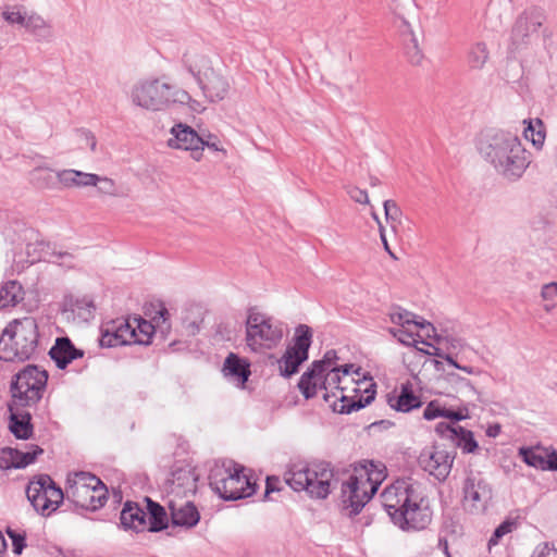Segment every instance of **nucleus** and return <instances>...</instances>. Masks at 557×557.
<instances>
[{"instance_id":"obj_1","label":"nucleus","mask_w":557,"mask_h":557,"mask_svg":"<svg viewBox=\"0 0 557 557\" xmlns=\"http://www.w3.org/2000/svg\"><path fill=\"white\" fill-rule=\"evenodd\" d=\"M48 377L46 370H39L35 364H27L11 380L8 428L17 440L26 441L33 437V417L25 408L36 406L40 401Z\"/></svg>"},{"instance_id":"obj_2","label":"nucleus","mask_w":557,"mask_h":557,"mask_svg":"<svg viewBox=\"0 0 557 557\" xmlns=\"http://www.w3.org/2000/svg\"><path fill=\"white\" fill-rule=\"evenodd\" d=\"M382 506L391 521L405 532L424 530L432 521L429 499L416 483L396 481L381 494Z\"/></svg>"},{"instance_id":"obj_3","label":"nucleus","mask_w":557,"mask_h":557,"mask_svg":"<svg viewBox=\"0 0 557 557\" xmlns=\"http://www.w3.org/2000/svg\"><path fill=\"white\" fill-rule=\"evenodd\" d=\"M479 152L508 181L519 180L530 164L518 135L503 129L487 131L479 143Z\"/></svg>"},{"instance_id":"obj_4","label":"nucleus","mask_w":557,"mask_h":557,"mask_svg":"<svg viewBox=\"0 0 557 557\" xmlns=\"http://www.w3.org/2000/svg\"><path fill=\"white\" fill-rule=\"evenodd\" d=\"M284 483L295 492L305 491L312 499H325L336 488L334 467L324 460L298 461L284 473Z\"/></svg>"},{"instance_id":"obj_5","label":"nucleus","mask_w":557,"mask_h":557,"mask_svg":"<svg viewBox=\"0 0 557 557\" xmlns=\"http://www.w3.org/2000/svg\"><path fill=\"white\" fill-rule=\"evenodd\" d=\"M38 341V325L34 318L14 320L0 337V360L23 362L32 359L37 351Z\"/></svg>"},{"instance_id":"obj_6","label":"nucleus","mask_w":557,"mask_h":557,"mask_svg":"<svg viewBox=\"0 0 557 557\" xmlns=\"http://www.w3.org/2000/svg\"><path fill=\"white\" fill-rule=\"evenodd\" d=\"M133 102L147 110L159 111L172 103L185 104L190 100L187 91L160 79H149L136 84L132 90Z\"/></svg>"},{"instance_id":"obj_7","label":"nucleus","mask_w":557,"mask_h":557,"mask_svg":"<svg viewBox=\"0 0 557 557\" xmlns=\"http://www.w3.org/2000/svg\"><path fill=\"white\" fill-rule=\"evenodd\" d=\"M246 326V343L253 351L272 349L282 341L284 333L282 323L264 313L250 308Z\"/></svg>"},{"instance_id":"obj_8","label":"nucleus","mask_w":557,"mask_h":557,"mask_svg":"<svg viewBox=\"0 0 557 557\" xmlns=\"http://www.w3.org/2000/svg\"><path fill=\"white\" fill-rule=\"evenodd\" d=\"M25 492L34 510L42 517L57 511L65 499L63 490L46 473L34 475Z\"/></svg>"},{"instance_id":"obj_9","label":"nucleus","mask_w":557,"mask_h":557,"mask_svg":"<svg viewBox=\"0 0 557 557\" xmlns=\"http://www.w3.org/2000/svg\"><path fill=\"white\" fill-rule=\"evenodd\" d=\"M185 69L193 75L205 97L211 101L223 100L230 90L228 81L218 74L211 66H206L205 71L197 65L193 57L188 53L183 55Z\"/></svg>"},{"instance_id":"obj_10","label":"nucleus","mask_w":557,"mask_h":557,"mask_svg":"<svg viewBox=\"0 0 557 557\" xmlns=\"http://www.w3.org/2000/svg\"><path fill=\"white\" fill-rule=\"evenodd\" d=\"M545 18V14L541 9L532 8L523 11L517 17L511 28L510 42L508 45L509 53L513 54L527 49L532 44Z\"/></svg>"},{"instance_id":"obj_11","label":"nucleus","mask_w":557,"mask_h":557,"mask_svg":"<svg viewBox=\"0 0 557 557\" xmlns=\"http://www.w3.org/2000/svg\"><path fill=\"white\" fill-rule=\"evenodd\" d=\"M364 470L368 475L366 481H361L356 474H350L341 486L344 508L350 509V517L357 516L363 509L380 485V481L373 482L367 468Z\"/></svg>"},{"instance_id":"obj_12","label":"nucleus","mask_w":557,"mask_h":557,"mask_svg":"<svg viewBox=\"0 0 557 557\" xmlns=\"http://www.w3.org/2000/svg\"><path fill=\"white\" fill-rule=\"evenodd\" d=\"M454 459L455 454L433 445L421 450L418 463L421 469L438 481H445L451 471Z\"/></svg>"},{"instance_id":"obj_13","label":"nucleus","mask_w":557,"mask_h":557,"mask_svg":"<svg viewBox=\"0 0 557 557\" xmlns=\"http://www.w3.org/2000/svg\"><path fill=\"white\" fill-rule=\"evenodd\" d=\"M243 471V466L233 465V471L226 475L227 480L221 485V492L218 494L222 499L226 502L244 499L257 492V483L252 482Z\"/></svg>"},{"instance_id":"obj_14","label":"nucleus","mask_w":557,"mask_h":557,"mask_svg":"<svg viewBox=\"0 0 557 557\" xmlns=\"http://www.w3.org/2000/svg\"><path fill=\"white\" fill-rule=\"evenodd\" d=\"M169 315L168 309L162 307L151 321H147L141 317L135 318V344L149 345L151 344V338L158 335H160L162 341H165L170 332V324L168 323Z\"/></svg>"},{"instance_id":"obj_15","label":"nucleus","mask_w":557,"mask_h":557,"mask_svg":"<svg viewBox=\"0 0 557 557\" xmlns=\"http://www.w3.org/2000/svg\"><path fill=\"white\" fill-rule=\"evenodd\" d=\"M463 502L471 503L475 510L485 509L493 497V490L490 483L480 473L468 475L462 485Z\"/></svg>"},{"instance_id":"obj_16","label":"nucleus","mask_w":557,"mask_h":557,"mask_svg":"<svg viewBox=\"0 0 557 557\" xmlns=\"http://www.w3.org/2000/svg\"><path fill=\"white\" fill-rule=\"evenodd\" d=\"M173 136L168 140V146L175 149L189 150L191 158L199 161L202 153L199 151L200 144H202L201 135L198 134L191 126L177 123L173 125L170 131Z\"/></svg>"},{"instance_id":"obj_17","label":"nucleus","mask_w":557,"mask_h":557,"mask_svg":"<svg viewBox=\"0 0 557 557\" xmlns=\"http://www.w3.org/2000/svg\"><path fill=\"white\" fill-rule=\"evenodd\" d=\"M198 474L190 465H175L168 480V492L176 496H187L197 491Z\"/></svg>"},{"instance_id":"obj_18","label":"nucleus","mask_w":557,"mask_h":557,"mask_svg":"<svg viewBox=\"0 0 557 557\" xmlns=\"http://www.w3.org/2000/svg\"><path fill=\"white\" fill-rule=\"evenodd\" d=\"M44 454V449L38 445H32L28 451H21L13 447H3L0 450V469L3 471L11 469H24L34 463L38 456Z\"/></svg>"},{"instance_id":"obj_19","label":"nucleus","mask_w":557,"mask_h":557,"mask_svg":"<svg viewBox=\"0 0 557 557\" xmlns=\"http://www.w3.org/2000/svg\"><path fill=\"white\" fill-rule=\"evenodd\" d=\"M84 355L85 351L76 348L67 336L57 337L49 350L50 358L60 370L66 369L72 361L83 358Z\"/></svg>"},{"instance_id":"obj_20","label":"nucleus","mask_w":557,"mask_h":557,"mask_svg":"<svg viewBox=\"0 0 557 557\" xmlns=\"http://www.w3.org/2000/svg\"><path fill=\"white\" fill-rule=\"evenodd\" d=\"M375 395L376 384L371 381V383L364 388L363 395H355L352 397L342 395L339 398L341 404L335 401L331 407L334 412L349 414L370 405L375 399Z\"/></svg>"},{"instance_id":"obj_21","label":"nucleus","mask_w":557,"mask_h":557,"mask_svg":"<svg viewBox=\"0 0 557 557\" xmlns=\"http://www.w3.org/2000/svg\"><path fill=\"white\" fill-rule=\"evenodd\" d=\"M388 406L399 412H410L422 407L423 401L419 395L413 392L412 384L408 381L403 383L398 394H387Z\"/></svg>"},{"instance_id":"obj_22","label":"nucleus","mask_w":557,"mask_h":557,"mask_svg":"<svg viewBox=\"0 0 557 557\" xmlns=\"http://www.w3.org/2000/svg\"><path fill=\"white\" fill-rule=\"evenodd\" d=\"M224 376L244 387L251 374L250 362L234 352H230L223 363Z\"/></svg>"},{"instance_id":"obj_23","label":"nucleus","mask_w":557,"mask_h":557,"mask_svg":"<svg viewBox=\"0 0 557 557\" xmlns=\"http://www.w3.org/2000/svg\"><path fill=\"white\" fill-rule=\"evenodd\" d=\"M147 512L135 502L127 500L120 513V527L136 532L145 530Z\"/></svg>"},{"instance_id":"obj_24","label":"nucleus","mask_w":557,"mask_h":557,"mask_svg":"<svg viewBox=\"0 0 557 557\" xmlns=\"http://www.w3.org/2000/svg\"><path fill=\"white\" fill-rule=\"evenodd\" d=\"M171 522L174 527L191 529L200 520V513L193 502H186L181 507H176L174 502H169Z\"/></svg>"},{"instance_id":"obj_25","label":"nucleus","mask_w":557,"mask_h":557,"mask_svg":"<svg viewBox=\"0 0 557 557\" xmlns=\"http://www.w3.org/2000/svg\"><path fill=\"white\" fill-rule=\"evenodd\" d=\"M399 30L409 62L413 65L420 64L423 59V54L419 49L418 39L414 36L410 24L407 21L401 20Z\"/></svg>"},{"instance_id":"obj_26","label":"nucleus","mask_w":557,"mask_h":557,"mask_svg":"<svg viewBox=\"0 0 557 557\" xmlns=\"http://www.w3.org/2000/svg\"><path fill=\"white\" fill-rule=\"evenodd\" d=\"M24 28L39 42H50L53 38L52 26L36 12L28 14Z\"/></svg>"},{"instance_id":"obj_27","label":"nucleus","mask_w":557,"mask_h":557,"mask_svg":"<svg viewBox=\"0 0 557 557\" xmlns=\"http://www.w3.org/2000/svg\"><path fill=\"white\" fill-rule=\"evenodd\" d=\"M145 500L147 503V516L149 518L148 531L160 532L165 530L169 525V518L164 507L149 497H146Z\"/></svg>"},{"instance_id":"obj_28","label":"nucleus","mask_w":557,"mask_h":557,"mask_svg":"<svg viewBox=\"0 0 557 557\" xmlns=\"http://www.w3.org/2000/svg\"><path fill=\"white\" fill-rule=\"evenodd\" d=\"M24 299V289L20 282L8 281L0 286V309L15 307Z\"/></svg>"},{"instance_id":"obj_29","label":"nucleus","mask_w":557,"mask_h":557,"mask_svg":"<svg viewBox=\"0 0 557 557\" xmlns=\"http://www.w3.org/2000/svg\"><path fill=\"white\" fill-rule=\"evenodd\" d=\"M66 484L67 486L64 493L65 499L69 503H72L75 509L85 510L92 486H85L83 483L72 484V479L70 478L67 479Z\"/></svg>"},{"instance_id":"obj_30","label":"nucleus","mask_w":557,"mask_h":557,"mask_svg":"<svg viewBox=\"0 0 557 557\" xmlns=\"http://www.w3.org/2000/svg\"><path fill=\"white\" fill-rule=\"evenodd\" d=\"M312 344V329L306 324H299L295 329L293 345L287 348L309 358V349Z\"/></svg>"},{"instance_id":"obj_31","label":"nucleus","mask_w":557,"mask_h":557,"mask_svg":"<svg viewBox=\"0 0 557 557\" xmlns=\"http://www.w3.org/2000/svg\"><path fill=\"white\" fill-rule=\"evenodd\" d=\"M307 360V357L286 348L284 355L278 360L280 374L285 379L292 377L294 374L298 373L300 366Z\"/></svg>"},{"instance_id":"obj_32","label":"nucleus","mask_w":557,"mask_h":557,"mask_svg":"<svg viewBox=\"0 0 557 557\" xmlns=\"http://www.w3.org/2000/svg\"><path fill=\"white\" fill-rule=\"evenodd\" d=\"M29 182L39 189H51L58 184L55 172L47 166H36L29 174Z\"/></svg>"},{"instance_id":"obj_33","label":"nucleus","mask_w":557,"mask_h":557,"mask_svg":"<svg viewBox=\"0 0 557 557\" xmlns=\"http://www.w3.org/2000/svg\"><path fill=\"white\" fill-rule=\"evenodd\" d=\"M233 465L235 463L232 460L223 461L221 465L215 463L210 469L208 480L214 493L219 494L221 492V485L227 480L226 475L231 474L233 471Z\"/></svg>"},{"instance_id":"obj_34","label":"nucleus","mask_w":557,"mask_h":557,"mask_svg":"<svg viewBox=\"0 0 557 557\" xmlns=\"http://www.w3.org/2000/svg\"><path fill=\"white\" fill-rule=\"evenodd\" d=\"M451 442L456 447L460 448L463 454H473L479 448L473 432L460 425H457L456 435L453 436Z\"/></svg>"},{"instance_id":"obj_35","label":"nucleus","mask_w":557,"mask_h":557,"mask_svg":"<svg viewBox=\"0 0 557 557\" xmlns=\"http://www.w3.org/2000/svg\"><path fill=\"white\" fill-rule=\"evenodd\" d=\"M66 305L70 307L72 312L76 313L85 321L94 318L96 306L90 297L85 296L75 299L71 298L67 300Z\"/></svg>"},{"instance_id":"obj_36","label":"nucleus","mask_w":557,"mask_h":557,"mask_svg":"<svg viewBox=\"0 0 557 557\" xmlns=\"http://www.w3.org/2000/svg\"><path fill=\"white\" fill-rule=\"evenodd\" d=\"M524 137L530 139L536 149H541L545 140V126L541 119L530 120L523 131Z\"/></svg>"},{"instance_id":"obj_37","label":"nucleus","mask_w":557,"mask_h":557,"mask_svg":"<svg viewBox=\"0 0 557 557\" xmlns=\"http://www.w3.org/2000/svg\"><path fill=\"white\" fill-rule=\"evenodd\" d=\"M540 449V446L535 448L521 447L519 449V456L528 466L545 471V448L543 453H539Z\"/></svg>"},{"instance_id":"obj_38","label":"nucleus","mask_w":557,"mask_h":557,"mask_svg":"<svg viewBox=\"0 0 557 557\" xmlns=\"http://www.w3.org/2000/svg\"><path fill=\"white\" fill-rule=\"evenodd\" d=\"M109 498L108 487L103 482L100 485H92V491L89 495L85 510L97 511L102 508Z\"/></svg>"},{"instance_id":"obj_39","label":"nucleus","mask_w":557,"mask_h":557,"mask_svg":"<svg viewBox=\"0 0 557 557\" xmlns=\"http://www.w3.org/2000/svg\"><path fill=\"white\" fill-rule=\"evenodd\" d=\"M2 18L10 25H20L25 27L27 14L23 5H5L1 12Z\"/></svg>"},{"instance_id":"obj_40","label":"nucleus","mask_w":557,"mask_h":557,"mask_svg":"<svg viewBox=\"0 0 557 557\" xmlns=\"http://www.w3.org/2000/svg\"><path fill=\"white\" fill-rule=\"evenodd\" d=\"M487 59L488 50L484 42H476L468 53V62L472 69H482Z\"/></svg>"},{"instance_id":"obj_41","label":"nucleus","mask_w":557,"mask_h":557,"mask_svg":"<svg viewBox=\"0 0 557 557\" xmlns=\"http://www.w3.org/2000/svg\"><path fill=\"white\" fill-rule=\"evenodd\" d=\"M99 346L102 348H112L117 346H125V341L120 339L114 327H102L101 336L99 338Z\"/></svg>"},{"instance_id":"obj_42","label":"nucleus","mask_w":557,"mask_h":557,"mask_svg":"<svg viewBox=\"0 0 557 557\" xmlns=\"http://www.w3.org/2000/svg\"><path fill=\"white\" fill-rule=\"evenodd\" d=\"M37 248L39 251L38 260L47 259L48 257H55L57 259H72L73 258L72 253H70L67 251L57 252V251L52 250L50 243L37 242L35 244V249H37Z\"/></svg>"},{"instance_id":"obj_43","label":"nucleus","mask_w":557,"mask_h":557,"mask_svg":"<svg viewBox=\"0 0 557 557\" xmlns=\"http://www.w3.org/2000/svg\"><path fill=\"white\" fill-rule=\"evenodd\" d=\"M313 380L312 375L306 376V372L299 379L298 388L305 399H311L317 395L318 385Z\"/></svg>"},{"instance_id":"obj_44","label":"nucleus","mask_w":557,"mask_h":557,"mask_svg":"<svg viewBox=\"0 0 557 557\" xmlns=\"http://www.w3.org/2000/svg\"><path fill=\"white\" fill-rule=\"evenodd\" d=\"M516 527V522L510 519L504 520L499 525L496 527L492 536L488 540V546L497 545L503 536L510 533Z\"/></svg>"},{"instance_id":"obj_45","label":"nucleus","mask_w":557,"mask_h":557,"mask_svg":"<svg viewBox=\"0 0 557 557\" xmlns=\"http://www.w3.org/2000/svg\"><path fill=\"white\" fill-rule=\"evenodd\" d=\"M413 318H417V314H414L406 309H403L400 307H396L389 312L391 321L394 324H397L400 326H405L406 324H411V322L413 321Z\"/></svg>"},{"instance_id":"obj_46","label":"nucleus","mask_w":557,"mask_h":557,"mask_svg":"<svg viewBox=\"0 0 557 557\" xmlns=\"http://www.w3.org/2000/svg\"><path fill=\"white\" fill-rule=\"evenodd\" d=\"M120 339L125 341V345L135 344L136 337V329L129 323V321H125L121 323L119 326H113Z\"/></svg>"},{"instance_id":"obj_47","label":"nucleus","mask_w":557,"mask_h":557,"mask_svg":"<svg viewBox=\"0 0 557 557\" xmlns=\"http://www.w3.org/2000/svg\"><path fill=\"white\" fill-rule=\"evenodd\" d=\"M446 407H442L437 400H431L423 410V418L428 421L436 418H445Z\"/></svg>"},{"instance_id":"obj_48","label":"nucleus","mask_w":557,"mask_h":557,"mask_svg":"<svg viewBox=\"0 0 557 557\" xmlns=\"http://www.w3.org/2000/svg\"><path fill=\"white\" fill-rule=\"evenodd\" d=\"M7 534L12 541L13 553L16 555H21L23 549L26 547L25 533H18L15 530L8 528Z\"/></svg>"},{"instance_id":"obj_49","label":"nucleus","mask_w":557,"mask_h":557,"mask_svg":"<svg viewBox=\"0 0 557 557\" xmlns=\"http://www.w3.org/2000/svg\"><path fill=\"white\" fill-rule=\"evenodd\" d=\"M101 480L90 472L79 471L75 473L74 479H72V484H81L83 483L85 486L100 485Z\"/></svg>"},{"instance_id":"obj_50","label":"nucleus","mask_w":557,"mask_h":557,"mask_svg":"<svg viewBox=\"0 0 557 557\" xmlns=\"http://www.w3.org/2000/svg\"><path fill=\"white\" fill-rule=\"evenodd\" d=\"M389 333L405 346H414V343H418V341L413 338V334L407 330L392 327L389 329Z\"/></svg>"},{"instance_id":"obj_51","label":"nucleus","mask_w":557,"mask_h":557,"mask_svg":"<svg viewBox=\"0 0 557 557\" xmlns=\"http://www.w3.org/2000/svg\"><path fill=\"white\" fill-rule=\"evenodd\" d=\"M468 418L469 409L467 406L459 407L457 410L451 408H446L445 410V419L450 420L454 425L455 423L466 420Z\"/></svg>"},{"instance_id":"obj_52","label":"nucleus","mask_w":557,"mask_h":557,"mask_svg":"<svg viewBox=\"0 0 557 557\" xmlns=\"http://www.w3.org/2000/svg\"><path fill=\"white\" fill-rule=\"evenodd\" d=\"M201 139H202V144H200V147H198L199 151L201 153L205 148H208L209 150H212V151H224L220 147V140L218 139V137L215 135H213L211 133L202 134Z\"/></svg>"},{"instance_id":"obj_53","label":"nucleus","mask_w":557,"mask_h":557,"mask_svg":"<svg viewBox=\"0 0 557 557\" xmlns=\"http://www.w3.org/2000/svg\"><path fill=\"white\" fill-rule=\"evenodd\" d=\"M383 206H384V212H385V218H386L387 222L393 223V222L397 221L399 219V216L401 215V210L394 200H391V199L385 200Z\"/></svg>"},{"instance_id":"obj_54","label":"nucleus","mask_w":557,"mask_h":557,"mask_svg":"<svg viewBox=\"0 0 557 557\" xmlns=\"http://www.w3.org/2000/svg\"><path fill=\"white\" fill-rule=\"evenodd\" d=\"M76 186H97L100 181V176L92 173H85L76 170Z\"/></svg>"},{"instance_id":"obj_55","label":"nucleus","mask_w":557,"mask_h":557,"mask_svg":"<svg viewBox=\"0 0 557 557\" xmlns=\"http://www.w3.org/2000/svg\"><path fill=\"white\" fill-rule=\"evenodd\" d=\"M531 557H557V549L548 542L536 545Z\"/></svg>"},{"instance_id":"obj_56","label":"nucleus","mask_w":557,"mask_h":557,"mask_svg":"<svg viewBox=\"0 0 557 557\" xmlns=\"http://www.w3.org/2000/svg\"><path fill=\"white\" fill-rule=\"evenodd\" d=\"M74 174H76V170H62L55 172L58 183L62 184L65 187L76 186L77 176H75Z\"/></svg>"},{"instance_id":"obj_57","label":"nucleus","mask_w":557,"mask_h":557,"mask_svg":"<svg viewBox=\"0 0 557 557\" xmlns=\"http://www.w3.org/2000/svg\"><path fill=\"white\" fill-rule=\"evenodd\" d=\"M457 425L447 422H440L435 426V432L441 437L448 438L451 441L453 436L456 435Z\"/></svg>"},{"instance_id":"obj_58","label":"nucleus","mask_w":557,"mask_h":557,"mask_svg":"<svg viewBox=\"0 0 557 557\" xmlns=\"http://www.w3.org/2000/svg\"><path fill=\"white\" fill-rule=\"evenodd\" d=\"M282 482L278 476L276 475H268L265 480V492L264 496L267 497L269 494L274 492L282 491Z\"/></svg>"},{"instance_id":"obj_59","label":"nucleus","mask_w":557,"mask_h":557,"mask_svg":"<svg viewBox=\"0 0 557 557\" xmlns=\"http://www.w3.org/2000/svg\"><path fill=\"white\" fill-rule=\"evenodd\" d=\"M545 471H557V450L545 448Z\"/></svg>"},{"instance_id":"obj_60","label":"nucleus","mask_w":557,"mask_h":557,"mask_svg":"<svg viewBox=\"0 0 557 557\" xmlns=\"http://www.w3.org/2000/svg\"><path fill=\"white\" fill-rule=\"evenodd\" d=\"M327 370L329 369L323 364V361L314 360L305 372L306 376L312 375L314 379H317Z\"/></svg>"},{"instance_id":"obj_61","label":"nucleus","mask_w":557,"mask_h":557,"mask_svg":"<svg viewBox=\"0 0 557 557\" xmlns=\"http://www.w3.org/2000/svg\"><path fill=\"white\" fill-rule=\"evenodd\" d=\"M350 198L358 203H369L368 193L359 187H352L348 191Z\"/></svg>"},{"instance_id":"obj_62","label":"nucleus","mask_w":557,"mask_h":557,"mask_svg":"<svg viewBox=\"0 0 557 557\" xmlns=\"http://www.w3.org/2000/svg\"><path fill=\"white\" fill-rule=\"evenodd\" d=\"M98 184L99 185H97V186H98V189L100 193H103L107 195H114L115 184H114L113 180H111L109 177L100 176V181L98 182Z\"/></svg>"},{"instance_id":"obj_63","label":"nucleus","mask_w":557,"mask_h":557,"mask_svg":"<svg viewBox=\"0 0 557 557\" xmlns=\"http://www.w3.org/2000/svg\"><path fill=\"white\" fill-rule=\"evenodd\" d=\"M326 376V383H329L330 386H335L336 389L343 391V388L339 387L341 383V374H339V368H332L329 370Z\"/></svg>"},{"instance_id":"obj_64","label":"nucleus","mask_w":557,"mask_h":557,"mask_svg":"<svg viewBox=\"0 0 557 557\" xmlns=\"http://www.w3.org/2000/svg\"><path fill=\"white\" fill-rule=\"evenodd\" d=\"M541 296L544 300H550L554 297H557V283L552 282V283L545 284L542 287Z\"/></svg>"}]
</instances>
